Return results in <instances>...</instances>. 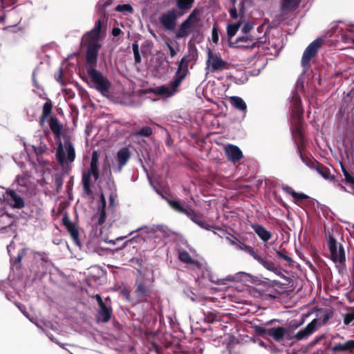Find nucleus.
Wrapping results in <instances>:
<instances>
[{
	"instance_id": "f257e3e1",
	"label": "nucleus",
	"mask_w": 354,
	"mask_h": 354,
	"mask_svg": "<svg viewBox=\"0 0 354 354\" xmlns=\"http://www.w3.org/2000/svg\"><path fill=\"white\" fill-rule=\"evenodd\" d=\"M101 30L100 17L95 21L94 27L84 35L86 70L88 75L86 82L90 88L107 97L111 83L106 76L96 69L99 51L102 47Z\"/></svg>"
},
{
	"instance_id": "f03ea898",
	"label": "nucleus",
	"mask_w": 354,
	"mask_h": 354,
	"mask_svg": "<svg viewBox=\"0 0 354 354\" xmlns=\"http://www.w3.org/2000/svg\"><path fill=\"white\" fill-rule=\"evenodd\" d=\"M140 232L145 241H153V243H159L163 239L169 236L168 229L164 225H153L151 226H142L130 232L132 235L134 232Z\"/></svg>"
},
{
	"instance_id": "7ed1b4c3",
	"label": "nucleus",
	"mask_w": 354,
	"mask_h": 354,
	"mask_svg": "<svg viewBox=\"0 0 354 354\" xmlns=\"http://www.w3.org/2000/svg\"><path fill=\"white\" fill-rule=\"evenodd\" d=\"M328 247L330 251V259L337 265V268L339 269V272H341V269L345 268L346 263V255L345 250L343 245L338 244L336 239L330 236L328 240Z\"/></svg>"
},
{
	"instance_id": "20e7f679",
	"label": "nucleus",
	"mask_w": 354,
	"mask_h": 354,
	"mask_svg": "<svg viewBox=\"0 0 354 354\" xmlns=\"http://www.w3.org/2000/svg\"><path fill=\"white\" fill-rule=\"evenodd\" d=\"M64 145L66 151L64 150L62 142L59 141L56 149L55 154L56 158L62 165L71 163L75 159V148L68 138L64 139Z\"/></svg>"
},
{
	"instance_id": "39448f33",
	"label": "nucleus",
	"mask_w": 354,
	"mask_h": 354,
	"mask_svg": "<svg viewBox=\"0 0 354 354\" xmlns=\"http://www.w3.org/2000/svg\"><path fill=\"white\" fill-rule=\"evenodd\" d=\"M322 42L323 39L321 37H318L312 41L305 49L301 61V64L304 68L303 73H306V69L309 68L310 59L316 55L319 48L322 45Z\"/></svg>"
},
{
	"instance_id": "423d86ee",
	"label": "nucleus",
	"mask_w": 354,
	"mask_h": 354,
	"mask_svg": "<svg viewBox=\"0 0 354 354\" xmlns=\"http://www.w3.org/2000/svg\"><path fill=\"white\" fill-rule=\"evenodd\" d=\"M181 16L175 8H172L162 12L159 17V21L165 30L173 32L176 28L177 19Z\"/></svg>"
},
{
	"instance_id": "0eeeda50",
	"label": "nucleus",
	"mask_w": 354,
	"mask_h": 354,
	"mask_svg": "<svg viewBox=\"0 0 354 354\" xmlns=\"http://www.w3.org/2000/svg\"><path fill=\"white\" fill-rule=\"evenodd\" d=\"M317 322L316 319L312 320L305 328L301 329L297 333H292L290 329L285 328L286 335H284V339L288 340L295 339L299 341L307 338L317 328Z\"/></svg>"
},
{
	"instance_id": "6e6552de",
	"label": "nucleus",
	"mask_w": 354,
	"mask_h": 354,
	"mask_svg": "<svg viewBox=\"0 0 354 354\" xmlns=\"http://www.w3.org/2000/svg\"><path fill=\"white\" fill-rule=\"evenodd\" d=\"M304 88V84L302 82L297 80L296 83V88L292 93L290 97V108L292 109V114L297 115L299 118L303 115L304 109L301 106V97L299 95V91H301Z\"/></svg>"
},
{
	"instance_id": "1a4fd4ad",
	"label": "nucleus",
	"mask_w": 354,
	"mask_h": 354,
	"mask_svg": "<svg viewBox=\"0 0 354 354\" xmlns=\"http://www.w3.org/2000/svg\"><path fill=\"white\" fill-rule=\"evenodd\" d=\"M292 137L294 140L295 144L297 147V152L299 156L301 161L308 167L311 169H315L317 165L319 164L316 160H312L309 158L305 157L301 151L300 147L298 145L297 142L301 141L303 139L302 133L299 126L296 127L294 130L292 131Z\"/></svg>"
},
{
	"instance_id": "9d476101",
	"label": "nucleus",
	"mask_w": 354,
	"mask_h": 354,
	"mask_svg": "<svg viewBox=\"0 0 354 354\" xmlns=\"http://www.w3.org/2000/svg\"><path fill=\"white\" fill-rule=\"evenodd\" d=\"M170 207L175 211L185 214L190 220L196 224L201 216L198 214L191 207L187 208L184 207L179 201L177 200H167Z\"/></svg>"
},
{
	"instance_id": "9b49d317",
	"label": "nucleus",
	"mask_w": 354,
	"mask_h": 354,
	"mask_svg": "<svg viewBox=\"0 0 354 354\" xmlns=\"http://www.w3.org/2000/svg\"><path fill=\"white\" fill-rule=\"evenodd\" d=\"M258 38L252 35H245L238 37L234 41H229L232 48H252L257 43Z\"/></svg>"
},
{
	"instance_id": "f8f14e48",
	"label": "nucleus",
	"mask_w": 354,
	"mask_h": 354,
	"mask_svg": "<svg viewBox=\"0 0 354 354\" xmlns=\"http://www.w3.org/2000/svg\"><path fill=\"white\" fill-rule=\"evenodd\" d=\"M206 69L211 67L212 73L221 71L225 68L226 62L222 59L216 54L213 53L212 50H209L207 52V59L206 61Z\"/></svg>"
},
{
	"instance_id": "ddd939ff",
	"label": "nucleus",
	"mask_w": 354,
	"mask_h": 354,
	"mask_svg": "<svg viewBox=\"0 0 354 354\" xmlns=\"http://www.w3.org/2000/svg\"><path fill=\"white\" fill-rule=\"evenodd\" d=\"M97 313V320L99 322L107 323L112 316V308L110 304L109 297L105 299V302L99 305Z\"/></svg>"
},
{
	"instance_id": "4468645a",
	"label": "nucleus",
	"mask_w": 354,
	"mask_h": 354,
	"mask_svg": "<svg viewBox=\"0 0 354 354\" xmlns=\"http://www.w3.org/2000/svg\"><path fill=\"white\" fill-rule=\"evenodd\" d=\"M23 197L15 190L8 189L6 191V200L8 203L13 208L21 209L24 207L25 203Z\"/></svg>"
},
{
	"instance_id": "2eb2a0df",
	"label": "nucleus",
	"mask_w": 354,
	"mask_h": 354,
	"mask_svg": "<svg viewBox=\"0 0 354 354\" xmlns=\"http://www.w3.org/2000/svg\"><path fill=\"white\" fill-rule=\"evenodd\" d=\"M131 158L130 150L127 147H122L119 149L116 153L115 159L118 162V167L113 168L114 172L120 173L124 165L127 163Z\"/></svg>"
},
{
	"instance_id": "dca6fc26",
	"label": "nucleus",
	"mask_w": 354,
	"mask_h": 354,
	"mask_svg": "<svg viewBox=\"0 0 354 354\" xmlns=\"http://www.w3.org/2000/svg\"><path fill=\"white\" fill-rule=\"evenodd\" d=\"M191 67V64L187 62L186 60L181 64V59L178 62V68L174 75V85L176 86L180 84L182 81L185 79L189 73V67Z\"/></svg>"
},
{
	"instance_id": "f3484780",
	"label": "nucleus",
	"mask_w": 354,
	"mask_h": 354,
	"mask_svg": "<svg viewBox=\"0 0 354 354\" xmlns=\"http://www.w3.org/2000/svg\"><path fill=\"white\" fill-rule=\"evenodd\" d=\"M136 288L135 290L136 297L142 300L151 293V288L147 280L138 279L136 282Z\"/></svg>"
},
{
	"instance_id": "a211bd4d",
	"label": "nucleus",
	"mask_w": 354,
	"mask_h": 354,
	"mask_svg": "<svg viewBox=\"0 0 354 354\" xmlns=\"http://www.w3.org/2000/svg\"><path fill=\"white\" fill-rule=\"evenodd\" d=\"M225 153L228 160L232 162H236L243 158V153L236 145H227L225 147Z\"/></svg>"
},
{
	"instance_id": "6ab92c4d",
	"label": "nucleus",
	"mask_w": 354,
	"mask_h": 354,
	"mask_svg": "<svg viewBox=\"0 0 354 354\" xmlns=\"http://www.w3.org/2000/svg\"><path fill=\"white\" fill-rule=\"evenodd\" d=\"M180 84L174 85V77L170 81L168 85H162L155 89V93L165 97H171L176 91Z\"/></svg>"
},
{
	"instance_id": "aec40b11",
	"label": "nucleus",
	"mask_w": 354,
	"mask_h": 354,
	"mask_svg": "<svg viewBox=\"0 0 354 354\" xmlns=\"http://www.w3.org/2000/svg\"><path fill=\"white\" fill-rule=\"evenodd\" d=\"M15 248V245L13 241H12L9 245H7V251L10 257V268L13 269L15 266L17 269H19L21 266V259L26 254V248H23L19 251L16 257H13L11 254L12 248Z\"/></svg>"
},
{
	"instance_id": "412c9836",
	"label": "nucleus",
	"mask_w": 354,
	"mask_h": 354,
	"mask_svg": "<svg viewBox=\"0 0 354 354\" xmlns=\"http://www.w3.org/2000/svg\"><path fill=\"white\" fill-rule=\"evenodd\" d=\"M331 351L335 353L346 351L353 353H354V340L349 339L343 343L335 344L331 347Z\"/></svg>"
},
{
	"instance_id": "4be33fe9",
	"label": "nucleus",
	"mask_w": 354,
	"mask_h": 354,
	"mask_svg": "<svg viewBox=\"0 0 354 354\" xmlns=\"http://www.w3.org/2000/svg\"><path fill=\"white\" fill-rule=\"evenodd\" d=\"M62 221L63 225L66 227L72 239L75 241H77L79 238V232L75 225L71 221L69 216L67 214L64 215Z\"/></svg>"
},
{
	"instance_id": "5701e85b",
	"label": "nucleus",
	"mask_w": 354,
	"mask_h": 354,
	"mask_svg": "<svg viewBox=\"0 0 354 354\" xmlns=\"http://www.w3.org/2000/svg\"><path fill=\"white\" fill-rule=\"evenodd\" d=\"M198 56L196 47L194 45H189L187 53L181 59V64L186 60L187 62L191 64V67H192L196 64Z\"/></svg>"
},
{
	"instance_id": "b1692460",
	"label": "nucleus",
	"mask_w": 354,
	"mask_h": 354,
	"mask_svg": "<svg viewBox=\"0 0 354 354\" xmlns=\"http://www.w3.org/2000/svg\"><path fill=\"white\" fill-rule=\"evenodd\" d=\"M334 311L331 308H319L317 310V317L315 319L317 322L319 320L321 324H325L327 323L328 319L333 316ZM318 322H317V324Z\"/></svg>"
},
{
	"instance_id": "393cba45",
	"label": "nucleus",
	"mask_w": 354,
	"mask_h": 354,
	"mask_svg": "<svg viewBox=\"0 0 354 354\" xmlns=\"http://www.w3.org/2000/svg\"><path fill=\"white\" fill-rule=\"evenodd\" d=\"M100 200L102 202V206L99 209V213L94 215L92 218L93 221H95L97 219V225H102L106 219V200L103 194L101 195Z\"/></svg>"
},
{
	"instance_id": "a878e982",
	"label": "nucleus",
	"mask_w": 354,
	"mask_h": 354,
	"mask_svg": "<svg viewBox=\"0 0 354 354\" xmlns=\"http://www.w3.org/2000/svg\"><path fill=\"white\" fill-rule=\"evenodd\" d=\"M192 26V24L189 23L187 21L184 20L176 32L175 37L177 39L187 37L190 34Z\"/></svg>"
},
{
	"instance_id": "bb28decb",
	"label": "nucleus",
	"mask_w": 354,
	"mask_h": 354,
	"mask_svg": "<svg viewBox=\"0 0 354 354\" xmlns=\"http://www.w3.org/2000/svg\"><path fill=\"white\" fill-rule=\"evenodd\" d=\"M252 228L254 230L259 239L264 242L268 241L272 237V234L263 225L259 224H253L252 225Z\"/></svg>"
},
{
	"instance_id": "cd10ccee",
	"label": "nucleus",
	"mask_w": 354,
	"mask_h": 354,
	"mask_svg": "<svg viewBox=\"0 0 354 354\" xmlns=\"http://www.w3.org/2000/svg\"><path fill=\"white\" fill-rule=\"evenodd\" d=\"M175 1L180 15H183L187 12L194 3V0H175Z\"/></svg>"
},
{
	"instance_id": "c85d7f7f",
	"label": "nucleus",
	"mask_w": 354,
	"mask_h": 354,
	"mask_svg": "<svg viewBox=\"0 0 354 354\" xmlns=\"http://www.w3.org/2000/svg\"><path fill=\"white\" fill-rule=\"evenodd\" d=\"M286 335L285 328L282 326L269 328L268 336L272 337L276 342H281Z\"/></svg>"
},
{
	"instance_id": "c756f323",
	"label": "nucleus",
	"mask_w": 354,
	"mask_h": 354,
	"mask_svg": "<svg viewBox=\"0 0 354 354\" xmlns=\"http://www.w3.org/2000/svg\"><path fill=\"white\" fill-rule=\"evenodd\" d=\"M49 127L55 137L59 138L62 135V125L59 122L58 119L51 116L49 120Z\"/></svg>"
},
{
	"instance_id": "7c9ffc66",
	"label": "nucleus",
	"mask_w": 354,
	"mask_h": 354,
	"mask_svg": "<svg viewBox=\"0 0 354 354\" xmlns=\"http://www.w3.org/2000/svg\"><path fill=\"white\" fill-rule=\"evenodd\" d=\"M230 100L231 104L234 108L241 111H246V103L241 97L238 96H232Z\"/></svg>"
},
{
	"instance_id": "2f4dec72",
	"label": "nucleus",
	"mask_w": 354,
	"mask_h": 354,
	"mask_svg": "<svg viewBox=\"0 0 354 354\" xmlns=\"http://www.w3.org/2000/svg\"><path fill=\"white\" fill-rule=\"evenodd\" d=\"M264 268L269 271L273 272L278 276L282 275L281 267L276 264L270 258L267 257Z\"/></svg>"
},
{
	"instance_id": "473e14b6",
	"label": "nucleus",
	"mask_w": 354,
	"mask_h": 354,
	"mask_svg": "<svg viewBox=\"0 0 354 354\" xmlns=\"http://www.w3.org/2000/svg\"><path fill=\"white\" fill-rule=\"evenodd\" d=\"M339 39L347 45V48H354V37L349 32H342L338 36Z\"/></svg>"
},
{
	"instance_id": "72a5a7b5",
	"label": "nucleus",
	"mask_w": 354,
	"mask_h": 354,
	"mask_svg": "<svg viewBox=\"0 0 354 354\" xmlns=\"http://www.w3.org/2000/svg\"><path fill=\"white\" fill-rule=\"evenodd\" d=\"M301 1V0H281V9L282 10H288L297 8Z\"/></svg>"
},
{
	"instance_id": "f704fd0d",
	"label": "nucleus",
	"mask_w": 354,
	"mask_h": 354,
	"mask_svg": "<svg viewBox=\"0 0 354 354\" xmlns=\"http://www.w3.org/2000/svg\"><path fill=\"white\" fill-rule=\"evenodd\" d=\"M91 175L86 172H84L82 174V185L84 192L88 195L92 194V190L91 189Z\"/></svg>"
},
{
	"instance_id": "c9c22d12",
	"label": "nucleus",
	"mask_w": 354,
	"mask_h": 354,
	"mask_svg": "<svg viewBox=\"0 0 354 354\" xmlns=\"http://www.w3.org/2000/svg\"><path fill=\"white\" fill-rule=\"evenodd\" d=\"M344 324L348 326L354 321V307H348L347 311L342 313Z\"/></svg>"
},
{
	"instance_id": "e433bc0d",
	"label": "nucleus",
	"mask_w": 354,
	"mask_h": 354,
	"mask_svg": "<svg viewBox=\"0 0 354 354\" xmlns=\"http://www.w3.org/2000/svg\"><path fill=\"white\" fill-rule=\"evenodd\" d=\"M53 104L50 100L48 99L43 106L42 115L40 118V123H43L46 118L50 115L52 111Z\"/></svg>"
},
{
	"instance_id": "4c0bfd02",
	"label": "nucleus",
	"mask_w": 354,
	"mask_h": 354,
	"mask_svg": "<svg viewBox=\"0 0 354 354\" xmlns=\"http://www.w3.org/2000/svg\"><path fill=\"white\" fill-rule=\"evenodd\" d=\"M145 262V259H144L141 255L136 257H133L129 260V263L131 266H133L136 270H137L139 272H141V268L143 266Z\"/></svg>"
},
{
	"instance_id": "58836bf2",
	"label": "nucleus",
	"mask_w": 354,
	"mask_h": 354,
	"mask_svg": "<svg viewBox=\"0 0 354 354\" xmlns=\"http://www.w3.org/2000/svg\"><path fill=\"white\" fill-rule=\"evenodd\" d=\"M241 26V22L238 21L234 24H228L227 27V34L230 37L229 41L234 37Z\"/></svg>"
},
{
	"instance_id": "ea45409f",
	"label": "nucleus",
	"mask_w": 354,
	"mask_h": 354,
	"mask_svg": "<svg viewBox=\"0 0 354 354\" xmlns=\"http://www.w3.org/2000/svg\"><path fill=\"white\" fill-rule=\"evenodd\" d=\"M32 147L37 156V160L40 162V156H41L47 150V146L45 144L40 143L39 145H32Z\"/></svg>"
},
{
	"instance_id": "a19ab883",
	"label": "nucleus",
	"mask_w": 354,
	"mask_h": 354,
	"mask_svg": "<svg viewBox=\"0 0 354 354\" xmlns=\"http://www.w3.org/2000/svg\"><path fill=\"white\" fill-rule=\"evenodd\" d=\"M115 10L127 15L132 13L133 12V8L130 4L124 3L116 6Z\"/></svg>"
},
{
	"instance_id": "79ce46f5",
	"label": "nucleus",
	"mask_w": 354,
	"mask_h": 354,
	"mask_svg": "<svg viewBox=\"0 0 354 354\" xmlns=\"http://www.w3.org/2000/svg\"><path fill=\"white\" fill-rule=\"evenodd\" d=\"M199 13H200V10L198 8H194L190 12V14L187 17L185 21H187L189 23L192 24V25L194 24L197 23L199 21V19H198Z\"/></svg>"
},
{
	"instance_id": "37998d69",
	"label": "nucleus",
	"mask_w": 354,
	"mask_h": 354,
	"mask_svg": "<svg viewBox=\"0 0 354 354\" xmlns=\"http://www.w3.org/2000/svg\"><path fill=\"white\" fill-rule=\"evenodd\" d=\"M152 129L149 126L142 127L139 131H136V136L149 137L152 134Z\"/></svg>"
},
{
	"instance_id": "c03bdc74",
	"label": "nucleus",
	"mask_w": 354,
	"mask_h": 354,
	"mask_svg": "<svg viewBox=\"0 0 354 354\" xmlns=\"http://www.w3.org/2000/svg\"><path fill=\"white\" fill-rule=\"evenodd\" d=\"M236 245L239 248L240 250L246 252L251 256L254 254L255 251L254 250V249L251 246L245 244L244 242L238 241V243L236 244Z\"/></svg>"
},
{
	"instance_id": "a18cd8bd",
	"label": "nucleus",
	"mask_w": 354,
	"mask_h": 354,
	"mask_svg": "<svg viewBox=\"0 0 354 354\" xmlns=\"http://www.w3.org/2000/svg\"><path fill=\"white\" fill-rule=\"evenodd\" d=\"M315 169L324 178L329 179L330 178V173L328 172L327 168L323 167L322 165H319L318 164L315 167Z\"/></svg>"
},
{
	"instance_id": "49530a36",
	"label": "nucleus",
	"mask_w": 354,
	"mask_h": 354,
	"mask_svg": "<svg viewBox=\"0 0 354 354\" xmlns=\"http://www.w3.org/2000/svg\"><path fill=\"white\" fill-rule=\"evenodd\" d=\"M276 254L278 258L284 260L288 265H291L294 262L292 258L286 254V252L276 250Z\"/></svg>"
},
{
	"instance_id": "de8ad7c7",
	"label": "nucleus",
	"mask_w": 354,
	"mask_h": 354,
	"mask_svg": "<svg viewBox=\"0 0 354 354\" xmlns=\"http://www.w3.org/2000/svg\"><path fill=\"white\" fill-rule=\"evenodd\" d=\"M341 168L346 182L350 184H354V177L347 171L342 164H341Z\"/></svg>"
},
{
	"instance_id": "09e8293b",
	"label": "nucleus",
	"mask_w": 354,
	"mask_h": 354,
	"mask_svg": "<svg viewBox=\"0 0 354 354\" xmlns=\"http://www.w3.org/2000/svg\"><path fill=\"white\" fill-rule=\"evenodd\" d=\"M252 328L257 335H268L269 328H266L262 326H259V325H254L252 326Z\"/></svg>"
},
{
	"instance_id": "8fccbe9b",
	"label": "nucleus",
	"mask_w": 354,
	"mask_h": 354,
	"mask_svg": "<svg viewBox=\"0 0 354 354\" xmlns=\"http://www.w3.org/2000/svg\"><path fill=\"white\" fill-rule=\"evenodd\" d=\"M179 259L186 263H191L192 261V259L189 255V254L186 252L183 251L179 253Z\"/></svg>"
},
{
	"instance_id": "3c124183",
	"label": "nucleus",
	"mask_w": 354,
	"mask_h": 354,
	"mask_svg": "<svg viewBox=\"0 0 354 354\" xmlns=\"http://www.w3.org/2000/svg\"><path fill=\"white\" fill-rule=\"evenodd\" d=\"M253 24L249 21H245L242 28H241V32L245 34L248 35L250 32V30L253 28Z\"/></svg>"
},
{
	"instance_id": "603ef678",
	"label": "nucleus",
	"mask_w": 354,
	"mask_h": 354,
	"mask_svg": "<svg viewBox=\"0 0 354 354\" xmlns=\"http://www.w3.org/2000/svg\"><path fill=\"white\" fill-rule=\"evenodd\" d=\"M196 225H198L200 227L209 231H211L214 229V226L207 223L202 218H201L198 222H196Z\"/></svg>"
},
{
	"instance_id": "864d4df0",
	"label": "nucleus",
	"mask_w": 354,
	"mask_h": 354,
	"mask_svg": "<svg viewBox=\"0 0 354 354\" xmlns=\"http://www.w3.org/2000/svg\"><path fill=\"white\" fill-rule=\"evenodd\" d=\"M259 263H260L263 268H265L266 261L267 259V257H263L257 254L256 252L252 256Z\"/></svg>"
},
{
	"instance_id": "5fc2aeb1",
	"label": "nucleus",
	"mask_w": 354,
	"mask_h": 354,
	"mask_svg": "<svg viewBox=\"0 0 354 354\" xmlns=\"http://www.w3.org/2000/svg\"><path fill=\"white\" fill-rule=\"evenodd\" d=\"M16 185H26L28 183V179L26 176H17L15 181Z\"/></svg>"
},
{
	"instance_id": "6e6d98bb",
	"label": "nucleus",
	"mask_w": 354,
	"mask_h": 354,
	"mask_svg": "<svg viewBox=\"0 0 354 354\" xmlns=\"http://www.w3.org/2000/svg\"><path fill=\"white\" fill-rule=\"evenodd\" d=\"M292 197L297 201H304L308 199L309 196L304 193L292 192Z\"/></svg>"
},
{
	"instance_id": "4d7b16f0",
	"label": "nucleus",
	"mask_w": 354,
	"mask_h": 354,
	"mask_svg": "<svg viewBox=\"0 0 354 354\" xmlns=\"http://www.w3.org/2000/svg\"><path fill=\"white\" fill-rule=\"evenodd\" d=\"M212 41L215 44H217L218 41V30L216 27H213V28H212Z\"/></svg>"
},
{
	"instance_id": "13d9d810",
	"label": "nucleus",
	"mask_w": 354,
	"mask_h": 354,
	"mask_svg": "<svg viewBox=\"0 0 354 354\" xmlns=\"http://www.w3.org/2000/svg\"><path fill=\"white\" fill-rule=\"evenodd\" d=\"M15 191L20 195L24 196V194L28 191L27 185L20 186L17 185V189Z\"/></svg>"
},
{
	"instance_id": "bf43d9fd",
	"label": "nucleus",
	"mask_w": 354,
	"mask_h": 354,
	"mask_svg": "<svg viewBox=\"0 0 354 354\" xmlns=\"http://www.w3.org/2000/svg\"><path fill=\"white\" fill-rule=\"evenodd\" d=\"M99 170V164L90 163V168L88 171L86 172L91 176V174L95 173Z\"/></svg>"
},
{
	"instance_id": "052dcab7",
	"label": "nucleus",
	"mask_w": 354,
	"mask_h": 354,
	"mask_svg": "<svg viewBox=\"0 0 354 354\" xmlns=\"http://www.w3.org/2000/svg\"><path fill=\"white\" fill-rule=\"evenodd\" d=\"M40 323L41 324V326L43 327V329H41V330L46 333H47L46 328H53V324L50 322L45 321V322H40Z\"/></svg>"
},
{
	"instance_id": "680f3d73",
	"label": "nucleus",
	"mask_w": 354,
	"mask_h": 354,
	"mask_svg": "<svg viewBox=\"0 0 354 354\" xmlns=\"http://www.w3.org/2000/svg\"><path fill=\"white\" fill-rule=\"evenodd\" d=\"M99 157L98 152L94 151L92 153L91 163L99 164Z\"/></svg>"
},
{
	"instance_id": "e2e57ef3",
	"label": "nucleus",
	"mask_w": 354,
	"mask_h": 354,
	"mask_svg": "<svg viewBox=\"0 0 354 354\" xmlns=\"http://www.w3.org/2000/svg\"><path fill=\"white\" fill-rule=\"evenodd\" d=\"M32 323L35 324L39 329H43L41 324L40 322H36L34 317H30L28 314L25 315Z\"/></svg>"
},
{
	"instance_id": "0e129e2a",
	"label": "nucleus",
	"mask_w": 354,
	"mask_h": 354,
	"mask_svg": "<svg viewBox=\"0 0 354 354\" xmlns=\"http://www.w3.org/2000/svg\"><path fill=\"white\" fill-rule=\"evenodd\" d=\"M166 45L169 50L170 56L171 57H175L177 55V50H175L169 43L166 42Z\"/></svg>"
},
{
	"instance_id": "69168bd1",
	"label": "nucleus",
	"mask_w": 354,
	"mask_h": 354,
	"mask_svg": "<svg viewBox=\"0 0 354 354\" xmlns=\"http://www.w3.org/2000/svg\"><path fill=\"white\" fill-rule=\"evenodd\" d=\"M229 12H230L232 18L237 19V17H238L237 9L235 6H234L233 8H230L229 9Z\"/></svg>"
},
{
	"instance_id": "338daca9",
	"label": "nucleus",
	"mask_w": 354,
	"mask_h": 354,
	"mask_svg": "<svg viewBox=\"0 0 354 354\" xmlns=\"http://www.w3.org/2000/svg\"><path fill=\"white\" fill-rule=\"evenodd\" d=\"M122 33V30L120 28L118 27H114L113 29H112V31H111V34L114 37H118L119 36L120 34Z\"/></svg>"
},
{
	"instance_id": "774afa93",
	"label": "nucleus",
	"mask_w": 354,
	"mask_h": 354,
	"mask_svg": "<svg viewBox=\"0 0 354 354\" xmlns=\"http://www.w3.org/2000/svg\"><path fill=\"white\" fill-rule=\"evenodd\" d=\"M282 189L283 191H285L286 193L290 194L292 196V192H295L290 187H289L288 185L283 186Z\"/></svg>"
}]
</instances>
